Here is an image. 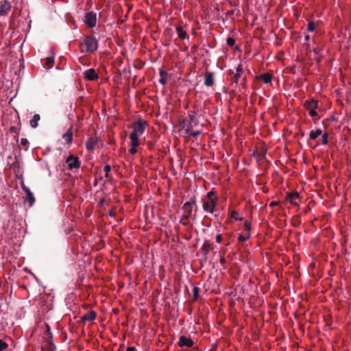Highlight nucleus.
Instances as JSON below:
<instances>
[{
    "instance_id": "nucleus-1",
    "label": "nucleus",
    "mask_w": 351,
    "mask_h": 351,
    "mask_svg": "<svg viewBox=\"0 0 351 351\" xmlns=\"http://www.w3.org/2000/svg\"><path fill=\"white\" fill-rule=\"evenodd\" d=\"M147 126L146 121L142 119L133 123L131 126L132 131L129 136L130 141H133V143L136 144V141H139V137L145 132Z\"/></svg>"
},
{
    "instance_id": "nucleus-2",
    "label": "nucleus",
    "mask_w": 351,
    "mask_h": 351,
    "mask_svg": "<svg viewBox=\"0 0 351 351\" xmlns=\"http://www.w3.org/2000/svg\"><path fill=\"white\" fill-rule=\"evenodd\" d=\"M98 48V43L93 36H84L80 44V49L82 53H93Z\"/></svg>"
},
{
    "instance_id": "nucleus-3",
    "label": "nucleus",
    "mask_w": 351,
    "mask_h": 351,
    "mask_svg": "<svg viewBox=\"0 0 351 351\" xmlns=\"http://www.w3.org/2000/svg\"><path fill=\"white\" fill-rule=\"evenodd\" d=\"M303 106L308 112V114L313 119L314 122L319 119L317 112V110L319 108L317 101L313 99L306 100L304 102Z\"/></svg>"
},
{
    "instance_id": "nucleus-4",
    "label": "nucleus",
    "mask_w": 351,
    "mask_h": 351,
    "mask_svg": "<svg viewBox=\"0 0 351 351\" xmlns=\"http://www.w3.org/2000/svg\"><path fill=\"white\" fill-rule=\"evenodd\" d=\"M56 346L53 342L52 335L49 332V328L43 336V340L41 343L42 351H55Z\"/></svg>"
},
{
    "instance_id": "nucleus-5",
    "label": "nucleus",
    "mask_w": 351,
    "mask_h": 351,
    "mask_svg": "<svg viewBox=\"0 0 351 351\" xmlns=\"http://www.w3.org/2000/svg\"><path fill=\"white\" fill-rule=\"evenodd\" d=\"M218 199H205L203 200V209L204 211L213 213Z\"/></svg>"
},
{
    "instance_id": "nucleus-6",
    "label": "nucleus",
    "mask_w": 351,
    "mask_h": 351,
    "mask_svg": "<svg viewBox=\"0 0 351 351\" xmlns=\"http://www.w3.org/2000/svg\"><path fill=\"white\" fill-rule=\"evenodd\" d=\"M84 23L89 27H94L97 23V14L93 11L85 14Z\"/></svg>"
},
{
    "instance_id": "nucleus-7",
    "label": "nucleus",
    "mask_w": 351,
    "mask_h": 351,
    "mask_svg": "<svg viewBox=\"0 0 351 351\" xmlns=\"http://www.w3.org/2000/svg\"><path fill=\"white\" fill-rule=\"evenodd\" d=\"M12 5L9 1H0V17L7 16L11 11Z\"/></svg>"
},
{
    "instance_id": "nucleus-8",
    "label": "nucleus",
    "mask_w": 351,
    "mask_h": 351,
    "mask_svg": "<svg viewBox=\"0 0 351 351\" xmlns=\"http://www.w3.org/2000/svg\"><path fill=\"white\" fill-rule=\"evenodd\" d=\"M69 169H78L80 167V162L77 156L70 155L66 160Z\"/></svg>"
},
{
    "instance_id": "nucleus-9",
    "label": "nucleus",
    "mask_w": 351,
    "mask_h": 351,
    "mask_svg": "<svg viewBox=\"0 0 351 351\" xmlns=\"http://www.w3.org/2000/svg\"><path fill=\"white\" fill-rule=\"evenodd\" d=\"M176 32L179 39L182 40H184L185 39H189V36L187 34L185 27L182 26V25L178 24L176 25Z\"/></svg>"
},
{
    "instance_id": "nucleus-10",
    "label": "nucleus",
    "mask_w": 351,
    "mask_h": 351,
    "mask_svg": "<svg viewBox=\"0 0 351 351\" xmlns=\"http://www.w3.org/2000/svg\"><path fill=\"white\" fill-rule=\"evenodd\" d=\"M178 344L182 348H191L194 345V342L190 337L182 335L180 337Z\"/></svg>"
},
{
    "instance_id": "nucleus-11",
    "label": "nucleus",
    "mask_w": 351,
    "mask_h": 351,
    "mask_svg": "<svg viewBox=\"0 0 351 351\" xmlns=\"http://www.w3.org/2000/svg\"><path fill=\"white\" fill-rule=\"evenodd\" d=\"M287 200L292 205H298L300 203V194L295 191L287 194Z\"/></svg>"
},
{
    "instance_id": "nucleus-12",
    "label": "nucleus",
    "mask_w": 351,
    "mask_h": 351,
    "mask_svg": "<svg viewBox=\"0 0 351 351\" xmlns=\"http://www.w3.org/2000/svg\"><path fill=\"white\" fill-rule=\"evenodd\" d=\"M98 142L97 136H89L86 142V148L88 151H93Z\"/></svg>"
},
{
    "instance_id": "nucleus-13",
    "label": "nucleus",
    "mask_w": 351,
    "mask_h": 351,
    "mask_svg": "<svg viewBox=\"0 0 351 351\" xmlns=\"http://www.w3.org/2000/svg\"><path fill=\"white\" fill-rule=\"evenodd\" d=\"M195 204V202L193 199H191L190 201L184 203V204L182 206V210L184 211V214L189 215V216H191L193 206H194Z\"/></svg>"
},
{
    "instance_id": "nucleus-14",
    "label": "nucleus",
    "mask_w": 351,
    "mask_h": 351,
    "mask_svg": "<svg viewBox=\"0 0 351 351\" xmlns=\"http://www.w3.org/2000/svg\"><path fill=\"white\" fill-rule=\"evenodd\" d=\"M84 77L85 79L93 81L97 80L99 77L95 69H90L84 72Z\"/></svg>"
},
{
    "instance_id": "nucleus-15",
    "label": "nucleus",
    "mask_w": 351,
    "mask_h": 351,
    "mask_svg": "<svg viewBox=\"0 0 351 351\" xmlns=\"http://www.w3.org/2000/svg\"><path fill=\"white\" fill-rule=\"evenodd\" d=\"M214 74L212 72H206L204 77V85L210 87L214 84Z\"/></svg>"
},
{
    "instance_id": "nucleus-16",
    "label": "nucleus",
    "mask_w": 351,
    "mask_h": 351,
    "mask_svg": "<svg viewBox=\"0 0 351 351\" xmlns=\"http://www.w3.org/2000/svg\"><path fill=\"white\" fill-rule=\"evenodd\" d=\"M62 139L68 144L71 145L73 141V130L69 128L66 133L62 135Z\"/></svg>"
},
{
    "instance_id": "nucleus-17",
    "label": "nucleus",
    "mask_w": 351,
    "mask_h": 351,
    "mask_svg": "<svg viewBox=\"0 0 351 351\" xmlns=\"http://www.w3.org/2000/svg\"><path fill=\"white\" fill-rule=\"evenodd\" d=\"M159 75H160L159 82L162 85L165 86L167 83L168 80L169 79V75L165 71L162 70V69L160 70Z\"/></svg>"
},
{
    "instance_id": "nucleus-18",
    "label": "nucleus",
    "mask_w": 351,
    "mask_h": 351,
    "mask_svg": "<svg viewBox=\"0 0 351 351\" xmlns=\"http://www.w3.org/2000/svg\"><path fill=\"white\" fill-rule=\"evenodd\" d=\"M23 189L26 193V200L29 203L30 206H32L35 202V198L33 193L27 187H23Z\"/></svg>"
},
{
    "instance_id": "nucleus-19",
    "label": "nucleus",
    "mask_w": 351,
    "mask_h": 351,
    "mask_svg": "<svg viewBox=\"0 0 351 351\" xmlns=\"http://www.w3.org/2000/svg\"><path fill=\"white\" fill-rule=\"evenodd\" d=\"M96 317V313L94 311H90L86 314L84 315V316L82 317V321H93L95 319Z\"/></svg>"
},
{
    "instance_id": "nucleus-20",
    "label": "nucleus",
    "mask_w": 351,
    "mask_h": 351,
    "mask_svg": "<svg viewBox=\"0 0 351 351\" xmlns=\"http://www.w3.org/2000/svg\"><path fill=\"white\" fill-rule=\"evenodd\" d=\"M40 119V115L38 114H35L32 119L30 121V125L33 128H36L38 125V122Z\"/></svg>"
},
{
    "instance_id": "nucleus-21",
    "label": "nucleus",
    "mask_w": 351,
    "mask_h": 351,
    "mask_svg": "<svg viewBox=\"0 0 351 351\" xmlns=\"http://www.w3.org/2000/svg\"><path fill=\"white\" fill-rule=\"evenodd\" d=\"M322 134V132L320 129H317L315 130H311L309 133V138L311 140H315L319 136Z\"/></svg>"
},
{
    "instance_id": "nucleus-22",
    "label": "nucleus",
    "mask_w": 351,
    "mask_h": 351,
    "mask_svg": "<svg viewBox=\"0 0 351 351\" xmlns=\"http://www.w3.org/2000/svg\"><path fill=\"white\" fill-rule=\"evenodd\" d=\"M136 143H134L133 141H130V145L132 147L130 149L129 152L131 154L134 155L137 152V147L139 146L140 142L139 141H136Z\"/></svg>"
},
{
    "instance_id": "nucleus-23",
    "label": "nucleus",
    "mask_w": 351,
    "mask_h": 351,
    "mask_svg": "<svg viewBox=\"0 0 351 351\" xmlns=\"http://www.w3.org/2000/svg\"><path fill=\"white\" fill-rule=\"evenodd\" d=\"M229 216L236 221H242L243 217H239V213L235 210H230L228 212Z\"/></svg>"
},
{
    "instance_id": "nucleus-24",
    "label": "nucleus",
    "mask_w": 351,
    "mask_h": 351,
    "mask_svg": "<svg viewBox=\"0 0 351 351\" xmlns=\"http://www.w3.org/2000/svg\"><path fill=\"white\" fill-rule=\"evenodd\" d=\"M260 78L264 82V83L267 84L271 82L272 76L271 74L266 73L261 75Z\"/></svg>"
},
{
    "instance_id": "nucleus-25",
    "label": "nucleus",
    "mask_w": 351,
    "mask_h": 351,
    "mask_svg": "<svg viewBox=\"0 0 351 351\" xmlns=\"http://www.w3.org/2000/svg\"><path fill=\"white\" fill-rule=\"evenodd\" d=\"M190 217L191 216L183 214L180 220V223L184 226H189L190 224Z\"/></svg>"
},
{
    "instance_id": "nucleus-26",
    "label": "nucleus",
    "mask_w": 351,
    "mask_h": 351,
    "mask_svg": "<svg viewBox=\"0 0 351 351\" xmlns=\"http://www.w3.org/2000/svg\"><path fill=\"white\" fill-rule=\"evenodd\" d=\"M54 62V58L53 57H47L45 60V67L50 69L53 66Z\"/></svg>"
},
{
    "instance_id": "nucleus-27",
    "label": "nucleus",
    "mask_w": 351,
    "mask_h": 351,
    "mask_svg": "<svg viewBox=\"0 0 351 351\" xmlns=\"http://www.w3.org/2000/svg\"><path fill=\"white\" fill-rule=\"evenodd\" d=\"M250 233L248 232H246L245 234H240L239 236V241H241V242H244L246 240H247L248 239H250Z\"/></svg>"
},
{
    "instance_id": "nucleus-28",
    "label": "nucleus",
    "mask_w": 351,
    "mask_h": 351,
    "mask_svg": "<svg viewBox=\"0 0 351 351\" xmlns=\"http://www.w3.org/2000/svg\"><path fill=\"white\" fill-rule=\"evenodd\" d=\"M316 28V23L313 21H310L308 23V27H307V29L309 31V32H313Z\"/></svg>"
},
{
    "instance_id": "nucleus-29",
    "label": "nucleus",
    "mask_w": 351,
    "mask_h": 351,
    "mask_svg": "<svg viewBox=\"0 0 351 351\" xmlns=\"http://www.w3.org/2000/svg\"><path fill=\"white\" fill-rule=\"evenodd\" d=\"M187 132H190V135L192 136L193 137H197L198 136L200 133H201V131H199V130H196V131H190V129H189V127H188L187 128Z\"/></svg>"
},
{
    "instance_id": "nucleus-30",
    "label": "nucleus",
    "mask_w": 351,
    "mask_h": 351,
    "mask_svg": "<svg viewBox=\"0 0 351 351\" xmlns=\"http://www.w3.org/2000/svg\"><path fill=\"white\" fill-rule=\"evenodd\" d=\"M328 134L327 133H324V134H322V143L323 145L328 144Z\"/></svg>"
},
{
    "instance_id": "nucleus-31",
    "label": "nucleus",
    "mask_w": 351,
    "mask_h": 351,
    "mask_svg": "<svg viewBox=\"0 0 351 351\" xmlns=\"http://www.w3.org/2000/svg\"><path fill=\"white\" fill-rule=\"evenodd\" d=\"M206 199H217V197L215 196V192L213 190H211L207 193Z\"/></svg>"
},
{
    "instance_id": "nucleus-32",
    "label": "nucleus",
    "mask_w": 351,
    "mask_h": 351,
    "mask_svg": "<svg viewBox=\"0 0 351 351\" xmlns=\"http://www.w3.org/2000/svg\"><path fill=\"white\" fill-rule=\"evenodd\" d=\"M111 170V167L109 165H106L104 167V171H105V177L106 178H109V172Z\"/></svg>"
},
{
    "instance_id": "nucleus-33",
    "label": "nucleus",
    "mask_w": 351,
    "mask_h": 351,
    "mask_svg": "<svg viewBox=\"0 0 351 351\" xmlns=\"http://www.w3.org/2000/svg\"><path fill=\"white\" fill-rule=\"evenodd\" d=\"M8 345L7 343L0 339V351H3L8 348Z\"/></svg>"
},
{
    "instance_id": "nucleus-34",
    "label": "nucleus",
    "mask_w": 351,
    "mask_h": 351,
    "mask_svg": "<svg viewBox=\"0 0 351 351\" xmlns=\"http://www.w3.org/2000/svg\"><path fill=\"white\" fill-rule=\"evenodd\" d=\"M244 228L247 231V232L250 233L251 230V224L248 221H245L244 222Z\"/></svg>"
},
{
    "instance_id": "nucleus-35",
    "label": "nucleus",
    "mask_w": 351,
    "mask_h": 351,
    "mask_svg": "<svg viewBox=\"0 0 351 351\" xmlns=\"http://www.w3.org/2000/svg\"><path fill=\"white\" fill-rule=\"evenodd\" d=\"M226 43H227L228 46L232 47V46H233L234 45L235 40H234V39L233 38L228 37L226 39Z\"/></svg>"
},
{
    "instance_id": "nucleus-36",
    "label": "nucleus",
    "mask_w": 351,
    "mask_h": 351,
    "mask_svg": "<svg viewBox=\"0 0 351 351\" xmlns=\"http://www.w3.org/2000/svg\"><path fill=\"white\" fill-rule=\"evenodd\" d=\"M241 73L236 72L233 76V82L235 83H237L239 82V80L241 77Z\"/></svg>"
},
{
    "instance_id": "nucleus-37",
    "label": "nucleus",
    "mask_w": 351,
    "mask_h": 351,
    "mask_svg": "<svg viewBox=\"0 0 351 351\" xmlns=\"http://www.w3.org/2000/svg\"><path fill=\"white\" fill-rule=\"evenodd\" d=\"M28 144H29V142L27 138H23L21 139V145H23L24 147H27L28 145Z\"/></svg>"
},
{
    "instance_id": "nucleus-38",
    "label": "nucleus",
    "mask_w": 351,
    "mask_h": 351,
    "mask_svg": "<svg viewBox=\"0 0 351 351\" xmlns=\"http://www.w3.org/2000/svg\"><path fill=\"white\" fill-rule=\"evenodd\" d=\"M210 245L208 243H204L203 246H202V248L204 251H206V252H208L210 250Z\"/></svg>"
},
{
    "instance_id": "nucleus-39",
    "label": "nucleus",
    "mask_w": 351,
    "mask_h": 351,
    "mask_svg": "<svg viewBox=\"0 0 351 351\" xmlns=\"http://www.w3.org/2000/svg\"><path fill=\"white\" fill-rule=\"evenodd\" d=\"M193 295H194V298H197L198 296V294H199V289L197 287H195L193 289Z\"/></svg>"
},
{
    "instance_id": "nucleus-40",
    "label": "nucleus",
    "mask_w": 351,
    "mask_h": 351,
    "mask_svg": "<svg viewBox=\"0 0 351 351\" xmlns=\"http://www.w3.org/2000/svg\"><path fill=\"white\" fill-rule=\"evenodd\" d=\"M243 71V66L241 64H239L236 68V72L242 73Z\"/></svg>"
},
{
    "instance_id": "nucleus-41",
    "label": "nucleus",
    "mask_w": 351,
    "mask_h": 351,
    "mask_svg": "<svg viewBox=\"0 0 351 351\" xmlns=\"http://www.w3.org/2000/svg\"><path fill=\"white\" fill-rule=\"evenodd\" d=\"M222 241V236L220 234L216 235V241L220 243Z\"/></svg>"
},
{
    "instance_id": "nucleus-42",
    "label": "nucleus",
    "mask_w": 351,
    "mask_h": 351,
    "mask_svg": "<svg viewBox=\"0 0 351 351\" xmlns=\"http://www.w3.org/2000/svg\"><path fill=\"white\" fill-rule=\"evenodd\" d=\"M126 351H136V350L134 347H128L126 349Z\"/></svg>"
},
{
    "instance_id": "nucleus-43",
    "label": "nucleus",
    "mask_w": 351,
    "mask_h": 351,
    "mask_svg": "<svg viewBox=\"0 0 351 351\" xmlns=\"http://www.w3.org/2000/svg\"><path fill=\"white\" fill-rule=\"evenodd\" d=\"M276 205H278V202H271V204H270L271 206H276Z\"/></svg>"
},
{
    "instance_id": "nucleus-44",
    "label": "nucleus",
    "mask_w": 351,
    "mask_h": 351,
    "mask_svg": "<svg viewBox=\"0 0 351 351\" xmlns=\"http://www.w3.org/2000/svg\"><path fill=\"white\" fill-rule=\"evenodd\" d=\"M304 40H305L306 41H308V40H310V36H309V35H308V34H307V35H306V36H304Z\"/></svg>"
},
{
    "instance_id": "nucleus-45",
    "label": "nucleus",
    "mask_w": 351,
    "mask_h": 351,
    "mask_svg": "<svg viewBox=\"0 0 351 351\" xmlns=\"http://www.w3.org/2000/svg\"><path fill=\"white\" fill-rule=\"evenodd\" d=\"M313 52H314L316 55H317V54H318V53H319V49H318V48H315V49H313Z\"/></svg>"
}]
</instances>
